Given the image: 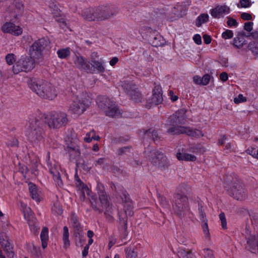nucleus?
Listing matches in <instances>:
<instances>
[{"label":"nucleus","instance_id":"obj_19","mask_svg":"<svg viewBox=\"0 0 258 258\" xmlns=\"http://www.w3.org/2000/svg\"><path fill=\"white\" fill-rule=\"evenodd\" d=\"M120 196L122 202L124 203V207L126 214L132 216L133 213L132 212L130 211V209L133 208V204L128 194L125 191H122Z\"/></svg>","mask_w":258,"mask_h":258},{"label":"nucleus","instance_id":"obj_11","mask_svg":"<svg viewBox=\"0 0 258 258\" xmlns=\"http://www.w3.org/2000/svg\"><path fill=\"white\" fill-rule=\"evenodd\" d=\"M173 209L177 215L179 216L184 215L185 212L188 210L187 198L185 196L176 195L175 197Z\"/></svg>","mask_w":258,"mask_h":258},{"label":"nucleus","instance_id":"obj_2","mask_svg":"<svg viewBox=\"0 0 258 258\" xmlns=\"http://www.w3.org/2000/svg\"><path fill=\"white\" fill-rule=\"evenodd\" d=\"M173 123L175 126L169 128L167 132L171 135H179L185 134L189 136L195 138H200L204 136L202 132L199 130H194L189 127H186L180 124H184L186 121L185 111L184 110H180L176 112L175 116H173Z\"/></svg>","mask_w":258,"mask_h":258},{"label":"nucleus","instance_id":"obj_14","mask_svg":"<svg viewBox=\"0 0 258 258\" xmlns=\"http://www.w3.org/2000/svg\"><path fill=\"white\" fill-rule=\"evenodd\" d=\"M229 195L237 200H243L246 197L245 190L239 182L235 183L229 190Z\"/></svg>","mask_w":258,"mask_h":258},{"label":"nucleus","instance_id":"obj_64","mask_svg":"<svg viewBox=\"0 0 258 258\" xmlns=\"http://www.w3.org/2000/svg\"><path fill=\"white\" fill-rule=\"evenodd\" d=\"M226 137L225 136H221L219 139L218 140V144L220 145H221L224 144L226 140Z\"/></svg>","mask_w":258,"mask_h":258},{"label":"nucleus","instance_id":"obj_52","mask_svg":"<svg viewBox=\"0 0 258 258\" xmlns=\"http://www.w3.org/2000/svg\"><path fill=\"white\" fill-rule=\"evenodd\" d=\"M204 256L205 258H214L212 251L209 249L204 250Z\"/></svg>","mask_w":258,"mask_h":258},{"label":"nucleus","instance_id":"obj_57","mask_svg":"<svg viewBox=\"0 0 258 258\" xmlns=\"http://www.w3.org/2000/svg\"><path fill=\"white\" fill-rule=\"evenodd\" d=\"M241 17L242 19L245 20H249L252 18L250 14L246 13H243L241 14Z\"/></svg>","mask_w":258,"mask_h":258},{"label":"nucleus","instance_id":"obj_37","mask_svg":"<svg viewBox=\"0 0 258 258\" xmlns=\"http://www.w3.org/2000/svg\"><path fill=\"white\" fill-rule=\"evenodd\" d=\"M5 59L8 64H13L16 62V56L13 53H9L5 57Z\"/></svg>","mask_w":258,"mask_h":258},{"label":"nucleus","instance_id":"obj_42","mask_svg":"<svg viewBox=\"0 0 258 258\" xmlns=\"http://www.w3.org/2000/svg\"><path fill=\"white\" fill-rule=\"evenodd\" d=\"M247 154L258 159V148H249L246 150Z\"/></svg>","mask_w":258,"mask_h":258},{"label":"nucleus","instance_id":"obj_24","mask_svg":"<svg viewBox=\"0 0 258 258\" xmlns=\"http://www.w3.org/2000/svg\"><path fill=\"white\" fill-rule=\"evenodd\" d=\"M75 178L76 181V184L77 185V186H80V188H81L82 190V194L80 197V199H81V200H84L85 199V194H86L88 195H89L91 191L88 188V187L81 181V180L79 179V177L77 175H75Z\"/></svg>","mask_w":258,"mask_h":258},{"label":"nucleus","instance_id":"obj_23","mask_svg":"<svg viewBox=\"0 0 258 258\" xmlns=\"http://www.w3.org/2000/svg\"><path fill=\"white\" fill-rule=\"evenodd\" d=\"M66 150L69 156L72 159L76 158L80 155V152L78 147L75 145H71L68 146Z\"/></svg>","mask_w":258,"mask_h":258},{"label":"nucleus","instance_id":"obj_55","mask_svg":"<svg viewBox=\"0 0 258 258\" xmlns=\"http://www.w3.org/2000/svg\"><path fill=\"white\" fill-rule=\"evenodd\" d=\"M168 95H169L170 99L173 102H175V101H177L178 98V96L177 95H175L174 94V92L172 90L169 91V92L168 93Z\"/></svg>","mask_w":258,"mask_h":258},{"label":"nucleus","instance_id":"obj_12","mask_svg":"<svg viewBox=\"0 0 258 258\" xmlns=\"http://www.w3.org/2000/svg\"><path fill=\"white\" fill-rule=\"evenodd\" d=\"M21 209L23 213L25 219L27 221L30 229L34 233L37 232L38 229V224L31 209L23 204H21Z\"/></svg>","mask_w":258,"mask_h":258},{"label":"nucleus","instance_id":"obj_18","mask_svg":"<svg viewBox=\"0 0 258 258\" xmlns=\"http://www.w3.org/2000/svg\"><path fill=\"white\" fill-rule=\"evenodd\" d=\"M11 7L14 10V17L18 19L23 13L24 5L21 0H14Z\"/></svg>","mask_w":258,"mask_h":258},{"label":"nucleus","instance_id":"obj_8","mask_svg":"<svg viewBox=\"0 0 258 258\" xmlns=\"http://www.w3.org/2000/svg\"><path fill=\"white\" fill-rule=\"evenodd\" d=\"M96 189L99 196L100 204H97L96 200L93 197L90 199V202L93 208L96 211L101 212L103 209L109 208V203L108 197L105 192L103 185L101 183L98 182Z\"/></svg>","mask_w":258,"mask_h":258},{"label":"nucleus","instance_id":"obj_62","mask_svg":"<svg viewBox=\"0 0 258 258\" xmlns=\"http://www.w3.org/2000/svg\"><path fill=\"white\" fill-rule=\"evenodd\" d=\"M72 221L73 222L74 226L76 228H78L79 226V223L77 219V218L75 216H73L72 218Z\"/></svg>","mask_w":258,"mask_h":258},{"label":"nucleus","instance_id":"obj_51","mask_svg":"<svg viewBox=\"0 0 258 258\" xmlns=\"http://www.w3.org/2000/svg\"><path fill=\"white\" fill-rule=\"evenodd\" d=\"M240 4L242 7L247 8L251 6V2L250 0H240Z\"/></svg>","mask_w":258,"mask_h":258},{"label":"nucleus","instance_id":"obj_25","mask_svg":"<svg viewBox=\"0 0 258 258\" xmlns=\"http://www.w3.org/2000/svg\"><path fill=\"white\" fill-rule=\"evenodd\" d=\"M33 66H13V71L14 74H17L20 72H29L33 69Z\"/></svg>","mask_w":258,"mask_h":258},{"label":"nucleus","instance_id":"obj_15","mask_svg":"<svg viewBox=\"0 0 258 258\" xmlns=\"http://www.w3.org/2000/svg\"><path fill=\"white\" fill-rule=\"evenodd\" d=\"M1 30L4 33L10 34L15 36H19L23 33L22 28L12 22H6L1 27Z\"/></svg>","mask_w":258,"mask_h":258},{"label":"nucleus","instance_id":"obj_17","mask_svg":"<svg viewBox=\"0 0 258 258\" xmlns=\"http://www.w3.org/2000/svg\"><path fill=\"white\" fill-rule=\"evenodd\" d=\"M230 12L229 7L225 5H218L210 10L211 15L216 19L223 18Z\"/></svg>","mask_w":258,"mask_h":258},{"label":"nucleus","instance_id":"obj_44","mask_svg":"<svg viewBox=\"0 0 258 258\" xmlns=\"http://www.w3.org/2000/svg\"><path fill=\"white\" fill-rule=\"evenodd\" d=\"M219 219L221 222V226L223 229L227 228V222L225 214L223 213H221L219 214Z\"/></svg>","mask_w":258,"mask_h":258},{"label":"nucleus","instance_id":"obj_47","mask_svg":"<svg viewBox=\"0 0 258 258\" xmlns=\"http://www.w3.org/2000/svg\"><path fill=\"white\" fill-rule=\"evenodd\" d=\"M202 227L205 236L208 237L209 235V228L207 221L203 222Z\"/></svg>","mask_w":258,"mask_h":258},{"label":"nucleus","instance_id":"obj_61","mask_svg":"<svg viewBox=\"0 0 258 258\" xmlns=\"http://www.w3.org/2000/svg\"><path fill=\"white\" fill-rule=\"evenodd\" d=\"M203 38H204V42L206 44H209V43H211V37L209 35H204V36H203Z\"/></svg>","mask_w":258,"mask_h":258},{"label":"nucleus","instance_id":"obj_39","mask_svg":"<svg viewBox=\"0 0 258 258\" xmlns=\"http://www.w3.org/2000/svg\"><path fill=\"white\" fill-rule=\"evenodd\" d=\"M75 63L77 64H84L90 63V61H88V59H85L82 56H77L75 60Z\"/></svg>","mask_w":258,"mask_h":258},{"label":"nucleus","instance_id":"obj_3","mask_svg":"<svg viewBox=\"0 0 258 258\" xmlns=\"http://www.w3.org/2000/svg\"><path fill=\"white\" fill-rule=\"evenodd\" d=\"M40 124L41 121L35 117L30 118L26 124L25 135L33 145H36L42 141V130Z\"/></svg>","mask_w":258,"mask_h":258},{"label":"nucleus","instance_id":"obj_59","mask_svg":"<svg viewBox=\"0 0 258 258\" xmlns=\"http://www.w3.org/2000/svg\"><path fill=\"white\" fill-rule=\"evenodd\" d=\"M104 158H101L98 159L97 160H96L95 162V166H101L104 164Z\"/></svg>","mask_w":258,"mask_h":258},{"label":"nucleus","instance_id":"obj_48","mask_svg":"<svg viewBox=\"0 0 258 258\" xmlns=\"http://www.w3.org/2000/svg\"><path fill=\"white\" fill-rule=\"evenodd\" d=\"M92 135H94L93 131L87 133L84 138V141L86 143L91 142L92 140Z\"/></svg>","mask_w":258,"mask_h":258},{"label":"nucleus","instance_id":"obj_36","mask_svg":"<svg viewBox=\"0 0 258 258\" xmlns=\"http://www.w3.org/2000/svg\"><path fill=\"white\" fill-rule=\"evenodd\" d=\"M151 43L153 46L158 47L163 44V38L160 35H156L152 40H151Z\"/></svg>","mask_w":258,"mask_h":258},{"label":"nucleus","instance_id":"obj_22","mask_svg":"<svg viewBox=\"0 0 258 258\" xmlns=\"http://www.w3.org/2000/svg\"><path fill=\"white\" fill-rule=\"evenodd\" d=\"M163 100L161 89L160 87L157 86L153 90L151 102L153 104H158L160 103Z\"/></svg>","mask_w":258,"mask_h":258},{"label":"nucleus","instance_id":"obj_34","mask_svg":"<svg viewBox=\"0 0 258 258\" xmlns=\"http://www.w3.org/2000/svg\"><path fill=\"white\" fill-rule=\"evenodd\" d=\"M209 20V16L207 14H203L200 15L196 20V25L201 26L203 24L207 22Z\"/></svg>","mask_w":258,"mask_h":258},{"label":"nucleus","instance_id":"obj_6","mask_svg":"<svg viewBox=\"0 0 258 258\" xmlns=\"http://www.w3.org/2000/svg\"><path fill=\"white\" fill-rule=\"evenodd\" d=\"M91 98L87 93L78 94L73 103L71 105L70 111L77 115L82 114L89 107Z\"/></svg>","mask_w":258,"mask_h":258},{"label":"nucleus","instance_id":"obj_20","mask_svg":"<svg viewBox=\"0 0 258 258\" xmlns=\"http://www.w3.org/2000/svg\"><path fill=\"white\" fill-rule=\"evenodd\" d=\"M213 77L209 74H206L202 77L199 75H195L192 77L195 84L200 86H206L209 84Z\"/></svg>","mask_w":258,"mask_h":258},{"label":"nucleus","instance_id":"obj_4","mask_svg":"<svg viewBox=\"0 0 258 258\" xmlns=\"http://www.w3.org/2000/svg\"><path fill=\"white\" fill-rule=\"evenodd\" d=\"M116 14V11L108 6L87 10L83 12V17L88 21H103L108 19Z\"/></svg>","mask_w":258,"mask_h":258},{"label":"nucleus","instance_id":"obj_60","mask_svg":"<svg viewBox=\"0 0 258 258\" xmlns=\"http://www.w3.org/2000/svg\"><path fill=\"white\" fill-rule=\"evenodd\" d=\"M89 247L88 245H86L82 251V254L83 257H85L87 255L88 253Z\"/></svg>","mask_w":258,"mask_h":258},{"label":"nucleus","instance_id":"obj_30","mask_svg":"<svg viewBox=\"0 0 258 258\" xmlns=\"http://www.w3.org/2000/svg\"><path fill=\"white\" fill-rule=\"evenodd\" d=\"M178 258H193V255L190 251L182 248H179L177 253Z\"/></svg>","mask_w":258,"mask_h":258},{"label":"nucleus","instance_id":"obj_46","mask_svg":"<svg viewBox=\"0 0 258 258\" xmlns=\"http://www.w3.org/2000/svg\"><path fill=\"white\" fill-rule=\"evenodd\" d=\"M228 26L230 27H236L238 25V23L236 20L230 17L228 18V21L227 22Z\"/></svg>","mask_w":258,"mask_h":258},{"label":"nucleus","instance_id":"obj_16","mask_svg":"<svg viewBox=\"0 0 258 258\" xmlns=\"http://www.w3.org/2000/svg\"><path fill=\"white\" fill-rule=\"evenodd\" d=\"M0 245L1 248L6 252L8 256L11 258L13 257L14 253L12 250V246L8 236L3 232H0Z\"/></svg>","mask_w":258,"mask_h":258},{"label":"nucleus","instance_id":"obj_38","mask_svg":"<svg viewBox=\"0 0 258 258\" xmlns=\"http://www.w3.org/2000/svg\"><path fill=\"white\" fill-rule=\"evenodd\" d=\"M51 209L52 212L56 214L60 215L62 212L61 207L57 202L54 203Z\"/></svg>","mask_w":258,"mask_h":258},{"label":"nucleus","instance_id":"obj_28","mask_svg":"<svg viewBox=\"0 0 258 258\" xmlns=\"http://www.w3.org/2000/svg\"><path fill=\"white\" fill-rule=\"evenodd\" d=\"M48 229L46 227H44L40 234V238L42 242L43 248H45L47 246V241L48 240Z\"/></svg>","mask_w":258,"mask_h":258},{"label":"nucleus","instance_id":"obj_13","mask_svg":"<svg viewBox=\"0 0 258 258\" xmlns=\"http://www.w3.org/2000/svg\"><path fill=\"white\" fill-rule=\"evenodd\" d=\"M120 85L133 100L136 102L141 101L142 95L140 92L136 90L135 85L132 82L124 81L121 82Z\"/></svg>","mask_w":258,"mask_h":258},{"label":"nucleus","instance_id":"obj_45","mask_svg":"<svg viewBox=\"0 0 258 258\" xmlns=\"http://www.w3.org/2000/svg\"><path fill=\"white\" fill-rule=\"evenodd\" d=\"M199 213L200 215V219L202 222L207 221L206 214L204 213V210L203 209V207L202 206L199 207Z\"/></svg>","mask_w":258,"mask_h":258},{"label":"nucleus","instance_id":"obj_49","mask_svg":"<svg viewBox=\"0 0 258 258\" xmlns=\"http://www.w3.org/2000/svg\"><path fill=\"white\" fill-rule=\"evenodd\" d=\"M159 202L160 205L165 209L169 208V204L166 199L164 197H161L159 198Z\"/></svg>","mask_w":258,"mask_h":258},{"label":"nucleus","instance_id":"obj_5","mask_svg":"<svg viewBox=\"0 0 258 258\" xmlns=\"http://www.w3.org/2000/svg\"><path fill=\"white\" fill-rule=\"evenodd\" d=\"M49 41L44 38L35 41L30 47L29 55L31 62L36 63L40 62L43 58V51L48 47ZM29 62H30L29 61Z\"/></svg>","mask_w":258,"mask_h":258},{"label":"nucleus","instance_id":"obj_10","mask_svg":"<svg viewBox=\"0 0 258 258\" xmlns=\"http://www.w3.org/2000/svg\"><path fill=\"white\" fill-rule=\"evenodd\" d=\"M148 157L152 163L161 170L165 169L169 165V161L167 158L161 152L150 151Z\"/></svg>","mask_w":258,"mask_h":258},{"label":"nucleus","instance_id":"obj_26","mask_svg":"<svg viewBox=\"0 0 258 258\" xmlns=\"http://www.w3.org/2000/svg\"><path fill=\"white\" fill-rule=\"evenodd\" d=\"M176 157L179 160H184L186 161H194L197 159L196 157L194 155L180 152L177 153Z\"/></svg>","mask_w":258,"mask_h":258},{"label":"nucleus","instance_id":"obj_32","mask_svg":"<svg viewBox=\"0 0 258 258\" xmlns=\"http://www.w3.org/2000/svg\"><path fill=\"white\" fill-rule=\"evenodd\" d=\"M63 241L64 244V247L67 248L70 246V241H69V230L67 227L64 226L63 229Z\"/></svg>","mask_w":258,"mask_h":258},{"label":"nucleus","instance_id":"obj_31","mask_svg":"<svg viewBox=\"0 0 258 258\" xmlns=\"http://www.w3.org/2000/svg\"><path fill=\"white\" fill-rule=\"evenodd\" d=\"M84 68L86 71L90 73L99 72L102 71L104 69L103 66H85Z\"/></svg>","mask_w":258,"mask_h":258},{"label":"nucleus","instance_id":"obj_33","mask_svg":"<svg viewBox=\"0 0 258 258\" xmlns=\"http://www.w3.org/2000/svg\"><path fill=\"white\" fill-rule=\"evenodd\" d=\"M245 41L243 36H238L235 38L233 40V44L234 46L237 48H241L243 45L245 44Z\"/></svg>","mask_w":258,"mask_h":258},{"label":"nucleus","instance_id":"obj_29","mask_svg":"<svg viewBox=\"0 0 258 258\" xmlns=\"http://www.w3.org/2000/svg\"><path fill=\"white\" fill-rule=\"evenodd\" d=\"M90 61L89 63H94V64H102L105 63L104 60L99 57L98 53L96 52H93L90 55V59L88 60Z\"/></svg>","mask_w":258,"mask_h":258},{"label":"nucleus","instance_id":"obj_1","mask_svg":"<svg viewBox=\"0 0 258 258\" xmlns=\"http://www.w3.org/2000/svg\"><path fill=\"white\" fill-rule=\"evenodd\" d=\"M27 84L29 88L41 98L53 100L57 95L55 87L46 80L32 78L28 80Z\"/></svg>","mask_w":258,"mask_h":258},{"label":"nucleus","instance_id":"obj_63","mask_svg":"<svg viewBox=\"0 0 258 258\" xmlns=\"http://www.w3.org/2000/svg\"><path fill=\"white\" fill-rule=\"evenodd\" d=\"M118 58L117 57H113L109 61L110 64H115L118 62Z\"/></svg>","mask_w":258,"mask_h":258},{"label":"nucleus","instance_id":"obj_41","mask_svg":"<svg viewBox=\"0 0 258 258\" xmlns=\"http://www.w3.org/2000/svg\"><path fill=\"white\" fill-rule=\"evenodd\" d=\"M233 36V33L231 30L227 29L222 33V37L225 39H231Z\"/></svg>","mask_w":258,"mask_h":258},{"label":"nucleus","instance_id":"obj_50","mask_svg":"<svg viewBox=\"0 0 258 258\" xmlns=\"http://www.w3.org/2000/svg\"><path fill=\"white\" fill-rule=\"evenodd\" d=\"M56 21L59 23L60 26L62 28L64 29L66 27L67 24L66 20L63 17H60L58 19H56Z\"/></svg>","mask_w":258,"mask_h":258},{"label":"nucleus","instance_id":"obj_40","mask_svg":"<svg viewBox=\"0 0 258 258\" xmlns=\"http://www.w3.org/2000/svg\"><path fill=\"white\" fill-rule=\"evenodd\" d=\"M247 100L246 98L242 94H239L237 96L235 97L233 99V101L235 104H239L241 103L245 102Z\"/></svg>","mask_w":258,"mask_h":258},{"label":"nucleus","instance_id":"obj_58","mask_svg":"<svg viewBox=\"0 0 258 258\" xmlns=\"http://www.w3.org/2000/svg\"><path fill=\"white\" fill-rule=\"evenodd\" d=\"M220 78L223 82H225L228 80V75L226 72L222 73L220 75Z\"/></svg>","mask_w":258,"mask_h":258},{"label":"nucleus","instance_id":"obj_7","mask_svg":"<svg viewBox=\"0 0 258 258\" xmlns=\"http://www.w3.org/2000/svg\"><path fill=\"white\" fill-rule=\"evenodd\" d=\"M68 121L67 114L62 111L49 112L45 117V122L50 128H59L66 125Z\"/></svg>","mask_w":258,"mask_h":258},{"label":"nucleus","instance_id":"obj_54","mask_svg":"<svg viewBox=\"0 0 258 258\" xmlns=\"http://www.w3.org/2000/svg\"><path fill=\"white\" fill-rule=\"evenodd\" d=\"M253 23L251 22H248L244 24V29L250 32L252 29Z\"/></svg>","mask_w":258,"mask_h":258},{"label":"nucleus","instance_id":"obj_56","mask_svg":"<svg viewBox=\"0 0 258 258\" xmlns=\"http://www.w3.org/2000/svg\"><path fill=\"white\" fill-rule=\"evenodd\" d=\"M126 253L127 256L128 257H130V255H131V258H136V257L137 256L136 253L133 250H132L131 249H126Z\"/></svg>","mask_w":258,"mask_h":258},{"label":"nucleus","instance_id":"obj_9","mask_svg":"<svg viewBox=\"0 0 258 258\" xmlns=\"http://www.w3.org/2000/svg\"><path fill=\"white\" fill-rule=\"evenodd\" d=\"M98 105L103 108L106 115L115 117L120 115V111L113 102L106 98H98L97 101Z\"/></svg>","mask_w":258,"mask_h":258},{"label":"nucleus","instance_id":"obj_53","mask_svg":"<svg viewBox=\"0 0 258 258\" xmlns=\"http://www.w3.org/2000/svg\"><path fill=\"white\" fill-rule=\"evenodd\" d=\"M193 40L194 42L198 45H200L202 43V39L200 35L196 34L193 37Z\"/></svg>","mask_w":258,"mask_h":258},{"label":"nucleus","instance_id":"obj_43","mask_svg":"<svg viewBox=\"0 0 258 258\" xmlns=\"http://www.w3.org/2000/svg\"><path fill=\"white\" fill-rule=\"evenodd\" d=\"M249 47L252 53L258 57V43H251L249 44Z\"/></svg>","mask_w":258,"mask_h":258},{"label":"nucleus","instance_id":"obj_27","mask_svg":"<svg viewBox=\"0 0 258 258\" xmlns=\"http://www.w3.org/2000/svg\"><path fill=\"white\" fill-rule=\"evenodd\" d=\"M29 185V191L32 198L37 202H40L41 200V196L40 194L38 192L35 185L30 183Z\"/></svg>","mask_w":258,"mask_h":258},{"label":"nucleus","instance_id":"obj_21","mask_svg":"<svg viewBox=\"0 0 258 258\" xmlns=\"http://www.w3.org/2000/svg\"><path fill=\"white\" fill-rule=\"evenodd\" d=\"M50 172L52 175L53 179L56 185L59 187H61L63 185L62 181L60 178V174L58 167L55 165L52 166L51 165L48 164Z\"/></svg>","mask_w":258,"mask_h":258},{"label":"nucleus","instance_id":"obj_35","mask_svg":"<svg viewBox=\"0 0 258 258\" xmlns=\"http://www.w3.org/2000/svg\"><path fill=\"white\" fill-rule=\"evenodd\" d=\"M57 54L59 58L63 59L70 54V49L68 47L58 49Z\"/></svg>","mask_w":258,"mask_h":258}]
</instances>
